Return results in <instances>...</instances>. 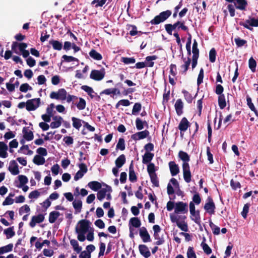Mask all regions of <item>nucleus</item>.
Returning a JSON list of instances; mask_svg holds the SVG:
<instances>
[{
  "instance_id": "nucleus-38",
  "label": "nucleus",
  "mask_w": 258,
  "mask_h": 258,
  "mask_svg": "<svg viewBox=\"0 0 258 258\" xmlns=\"http://www.w3.org/2000/svg\"><path fill=\"white\" fill-rule=\"evenodd\" d=\"M4 233L6 235L7 239L12 238L15 235V232L14 231V226L5 229Z\"/></svg>"
},
{
  "instance_id": "nucleus-47",
  "label": "nucleus",
  "mask_w": 258,
  "mask_h": 258,
  "mask_svg": "<svg viewBox=\"0 0 258 258\" xmlns=\"http://www.w3.org/2000/svg\"><path fill=\"white\" fill-rule=\"evenodd\" d=\"M182 221H179V222H177V226L182 231L187 232L188 230V225L187 223L184 222V220Z\"/></svg>"
},
{
  "instance_id": "nucleus-53",
  "label": "nucleus",
  "mask_w": 258,
  "mask_h": 258,
  "mask_svg": "<svg viewBox=\"0 0 258 258\" xmlns=\"http://www.w3.org/2000/svg\"><path fill=\"white\" fill-rule=\"evenodd\" d=\"M131 102L127 99H121L119 100L115 105V108H118L120 105L123 106H128L130 105Z\"/></svg>"
},
{
  "instance_id": "nucleus-21",
  "label": "nucleus",
  "mask_w": 258,
  "mask_h": 258,
  "mask_svg": "<svg viewBox=\"0 0 258 258\" xmlns=\"http://www.w3.org/2000/svg\"><path fill=\"white\" fill-rule=\"evenodd\" d=\"M234 6L237 9L242 11L245 10L247 2L246 0H236L234 2Z\"/></svg>"
},
{
  "instance_id": "nucleus-10",
  "label": "nucleus",
  "mask_w": 258,
  "mask_h": 258,
  "mask_svg": "<svg viewBox=\"0 0 258 258\" xmlns=\"http://www.w3.org/2000/svg\"><path fill=\"white\" fill-rule=\"evenodd\" d=\"M188 211V206L186 203L178 202L175 204L174 212L175 213H186Z\"/></svg>"
},
{
  "instance_id": "nucleus-25",
  "label": "nucleus",
  "mask_w": 258,
  "mask_h": 258,
  "mask_svg": "<svg viewBox=\"0 0 258 258\" xmlns=\"http://www.w3.org/2000/svg\"><path fill=\"white\" fill-rule=\"evenodd\" d=\"M141 225V222L138 217L131 218L129 221V226L139 228Z\"/></svg>"
},
{
  "instance_id": "nucleus-46",
  "label": "nucleus",
  "mask_w": 258,
  "mask_h": 258,
  "mask_svg": "<svg viewBox=\"0 0 258 258\" xmlns=\"http://www.w3.org/2000/svg\"><path fill=\"white\" fill-rule=\"evenodd\" d=\"M141 109L142 104L139 102L135 103L132 109V114H138V113L141 111Z\"/></svg>"
},
{
  "instance_id": "nucleus-6",
  "label": "nucleus",
  "mask_w": 258,
  "mask_h": 258,
  "mask_svg": "<svg viewBox=\"0 0 258 258\" xmlns=\"http://www.w3.org/2000/svg\"><path fill=\"white\" fill-rule=\"evenodd\" d=\"M40 104L39 98L28 100L26 102V109L29 111L35 110L39 106Z\"/></svg>"
},
{
  "instance_id": "nucleus-27",
  "label": "nucleus",
  "mask_w": 258,
  "mask_h": 258,
  "mask_svg": "<svg viewBox=\"0 0 258 258\" xmlns=\"http://www.w3.org/2000/svg\"><path fill=\"white\" fill-rule=\"evenodd\" d=\"M23 138L27 141H32L34 138L33 133L32 131H28L26 127L23 128Z\"/></svg>"
},
{
  "instance_id": "nucleus-14",
  "label": "nucleus",
  "mask_w": 258,
  "mask_h": 258,
  "mask_svg": "<svg viewBox=\"0 0 258 258\" xmlns=\"http://www.w3.org/2000/svg\"><path fill=\"white\" fill-rule=\"evenodd\" d=\"M190 126V122L188 121L187 118L185 117H183L178 125V129L180 131V134L182 132H185L188 127Z\"/></svg>"
},
{
  "instance_id": "nucleus-7",
  "label": "nucleus",
  "mask_w": 258,
  "mask_h": 258,
  "mask_svg": "<svg viewBox=\"0 0 258 258\" xmlns=\"http://www.w3.org/2000/svg\"><path fill=\"white\" fill-rule=\"evenodd\" d=\"M105 71L104 69L102 68L100 71L93 70L91 71L90 75V78L95 81H101L105 76Z\"/></svg>"
},
{
  "instance_id": "nucleus-30",
  "label": "nucleus",
  "mask_w": 258,
  "mask_h": 258,
  "mask_svg": "<svg viewBox=\"0 0 258 258\" xmlns=\"http://www.w3.org/2000/svg\"><path fill=\"white\" fill-rule=\"evenodd\" d=\"M246 101L247 105L248 107L252 111L254 112L255 115L258 117V111L256 110L254 104L252 102L251 98L248 95L246 96Z\"/></svg>"
},
{
  "instance_id": "nucleus-58",
  "label": "nucleus",
  "mask_w": 258,
  "mask_h": 258,
  "mask_svg": "<svg viewBox=\"0 0 258 258\" xmlns=\"http://www.w3.org/2000/svg\"><path fill=\"white\" fill-rule=\"evenodd\" d=\"M121 61L125 64L134 63L136 62V59L134 57H122L121 58Z\"/></svg>"
},
{
  "instance_id": "nucleus-50",
  "label": "nucleus",
  "mask_w": 258,
  "mask_h": 258,
  "mask_svg": "<svg viewBox=\"0 0 258 258\" xmlns=\"http://www.w3.org/2000/svg\"><path fill=\"white\" fill-rule=\"evenodd\" d=\"M217 52L214 48H212L209 52V60L211 62H214L216 61Z\"/></svg>"
},
{
  "instance_id": "nucleus-59",
  "label": "nucleus",
  "mask_w": 258,
  "mask_h": 258,
  "mask_svg": "<svg viewBox=\"0 0 258 258\" xmlns=\"http://www.w3.org/2000/svg\"><path fill=\"white\" fill-rule=\"evenodd\" d=\"M30 211V208L28 205H24L19 210V213L20 215H22L24 213H29Z\"/></svg>"
},
{
  "instance_id": "nucleus-18",
  "label": "nucleus",
  "mask_w": 258,
  "mask_h": 258,
  "mask_svg": "<svg viewBox=\"0 0 258 258\" xmlns=\"http://www.w3.org/2000/svg\"><path fill=\"white\" fill-rule=\"evenodd\" d=\"M177 114L179 116L183 113V103L181 99H178L174 105Z\"/></svg>"
},
{
  "instance_id": "nucleus-20",
  "label": "nucleus",
  "mask_w": 258,
  "mask_h": 258,
  "mask_svg": "<svg viewBox=\"0 0 258 258\" xmlns=\"http://www.w3.org/2000/svg\"><path fill=\"white\" fill-rule=\"evenodd\" d=\"M129 180L132 182H135L137 180V176L134 169L133 161L129 166Z\"/></svg>"
},
{
  "instance_id": "nucleus-32",
  "label": "nucleus",
  "mask_w": 258,
  "mask_h": 258,
  "mask_svg": "<svg viewBox=\"0 0 258 258\" xmlns=\"http://www.w3.org/2000/svg\"><path fill=\"white\" fill-rule=\"evenodd\" d=\"M198 43L196 39L194 40V42L192 46V57H199L200 54V50L198 47Z\"/></svg>"
},
{
  "instance_id": "nucleus-33",
  "label": "nucleus",
  "mask_w": 258,
  "mask_h": 258,
  "mask_svg": "<svg viewBox=\"0 0 258 258\" xmlns=\"http://www.w3.org/2000/svg\"><path fill=\"white\" fill-rule=\"evenodd\" d=\"M49 44L52 45L53 49L60 50L62 48V44L59 41L52 39L49 41Z\"/></svg>"
},
{
  "instance_id": "nucleus-24",
  "label": "nucleus",
  "mask_w": 258,
  "mask_h": 258,
  "mask_svg": "<svg viewBox=\"0 0 258 258\" xmlns=\"http://www.w3.org/2000/svg\"><path fill=\"white\" fill-rule=\"evenodd\" d=\"M126 159L124 154L120 155L115 161L117 168H121L125 163Z\"/></svg>"
},
{
  "instance_id": "nucleus-1",
  "label": "nucleus",
  "mask_w": 258,
  "mask_h": 258,
  "mask_svg": "<svg viewBox=\"0 0 258 258\" xmlns=\"http://www.w3.org/2000/svg\"><path fill=\"white\" fill-rule=\"evenodd\" d=\"M178 157L183 161L182 170L184 180L186 182L189 183L191 181V177L190 167L188 163L190 160L189 156L186 152L180 151L178 152Z\"/></svg>"
},
{
  "instance_id": "nucleus-44",
  "label": "nucleus",
  "mask_w": 258,
  "mask_h": 258,
  "mask_svg": "<svg viewBox=\"0 0 258 258\" xmlns=\"http://www.w3.org/2000/svg\"><path fill=\"white\" fill-rule=\"evenodd\" d=\"M149 176H150V177L151 179V181L152 183V184H153V185L156 187H159V180H158V178L157 174L155 173V174H151V175H149Z\"/></svg>"
},
{
  "instance_id": "nucleus-8",
  "label": "nucleus",
  "mask_w": 258,
  "mask_h": 258,
  "mask_svg": "<svg viewBox=\"0 0 258 258\" xmlns=\"http://www.w3.org/2000/svg\"><path fill=\"white\" fill-rule=\"evenodd\" d=\"M207 201V202L204 206L205 210L210 215L214 214L216 206L212 198L211 197H209Z\"/></svg>"
},
{
  "instance_id": "nucleus-43",
  "label": "nucleus",
  "mask_w": 258,
  "mask_h": 258,
  "mask_svg": "<svg viewBox=\"0 0 258 258\" xmlns=\"http://www.w3.org/2000/svg\"><path fill=\"white\" fill-rule=\"evenodd\" d=\"M125 148V141L123 138H120L119 139L118 143L116 145V150H120L123 151Z\"/></svg>"
},
{
  "instance_id": "nucleus-63",
  "label": "nucleus",
  "mask_w": 258,
  "mask_h": 258,
  "mask_svg": "<svg viewBox=\"0 0 258 258\" xmlns=\"http://www.w3.org/2000/svg\"><path fill=\"white\" fill-rule=\"evenodd\" d=\"M155 165L153 163H150L147 166V171L149 175L155 174Z\"/></svg>"
},
{
  "instance_id": "nucleus-23",
  "label": "nucleus",
  "mask_w": 258,
  "mask_h": 258,
  "mask_svg": "<svg viewBox=\"0 0 258 258\" xmlns=\"http://www.w3.org/2000/svg\"><path fill=\"white\" fill-rule=\"evenodd\" d=\"M154 154L149 152H146L143 156L142 163L144 164H149L153 159Z\"/></svg>"
},
{
  "instance_id": "nucleus-4",
  "label": "nucleus",
  "mask_w": 258,
  "mask_h": 258,
  "mask_svg": "<svg viewBox=\"0 0 258 258\" xmlns=\"http://www.w3.org/2000/svg\"><path fill=\"white\" fill-rule=\"evenodd\" d=\"M91 223L86 219H82L79 221V227L77 226L75 228L76 232L87 233L89 231Z\"/></svg>"
},
{
  "instance_id": "nucleus-34",
  "label": "nucleus",
  "mask_w": 258,
  "mask_h": 258,
  "mask_svg": "<svg viewBox=\"0 0 258 258\" xmlns=\"http://www.w3.org/2000/svg\"><path fill=\"white\" fill-rule=\"evenodd\" d=\"M33 163L37 165H41L45 163V160L43 157L36 155L33 159Z\"/></svg>"
},
{
  "instance_id": "nucleus-42",
  "label": "nucleus",
  "mask_w": 258,
  "mask_h": 258,
  "mask_svg": "<svg viewBox=\"0 0 258 258\" xmlns=\"http://www.w3.org/2000/svg\"><path fill=\"white\" fill-rule=\"evenodd\" d=\"M248 67L250 69L251 72L253 73L255 72L256 67V62L255 60L252 57H251L248 60Z\"/></svg>"
},
{
  "instance_id": "nucleus-22",
  "label": "nucleus",
  "mask_w": 258,
  "mask_h": 258,
  "mask_svg": "<svg viewBox=\"0 0 258 258\" xmlns=\"http://www.w3.org/2000/svg\"><path fill=\"white\" fill-rule=\"evenodd\" d=\"M8 147L6 143L4 142H0V157L6 158L8 157L7 151Z\"/></svg>"
},
{
  "instance_id": "nucleus-54",
  "label": "nucleus",
  "mask_w": 258,
  "mask_h": 258,
  "mask_svg": "<svg viewBox=\"0 0 258 258\" xmlns=\"http://www.w3.org/2000/svg\"><path fill=\"white\" fill-rule=\"evenodd\" d=\"M58 93L59 99L61 100H64L66 99L67 92L64 89L61 88L59 89L58 91Z\"/></svg>"
},
{
  "instance_id": "nucleus-35",
  "label": "nucleus",
  "mask_w": 258,
  "mask_h": 258,
  "mask_svg": "<svg viewBox=\"0 0 258 258\" xmlns=\"http://www.w3.org/2000/svg\"><path fill=\"white\" fill-rule=\"evenodd\" d=\"M177 27V25H176V23L173 24H167L165 25V29L167 33L170 35L172 34L173 30H175Z\"/></svg>"
},
{
  "instance_id": "nucleus-5",
  "label": "nucleus",
  "mask_w": 258,
  "mask_h": 258,
  "mask_svg": "<svg viewBox=\"0 0 258 258\" xmlns=\"http://www.w3.org/2000/svg\"><path fill=\"white\" fill-rule=\"evenodd\" d=\"M158 56L156 55L148 56L146 58V60L149 61L148 64H146L144 62H138L136 63L134 67L139 69L144 68L146 66L150 68L153 67L154 66V62L152 61V60H156Z\"/></svg>"
},
{
  "instance_id": "nucleus-28",
  "label": "nucleus",
  "mask_w": 258,
  "mask_h": 258,
  "mask_svg": "<svg viewBox=\"0 0 258 258\" xmlns=\"http://www.w3.org/2000/svg\"><path fill=\"white\" fill-rule=\"evenodd\" d=\"M88 186L92 190L94 191H97L101 188V184L97 181H92L88 183Z\"/></svg>"
},
{
  "instance_id": "nucleus-29",
  "label": "nucleus",
  "mask_w": 258,
  "mask_h": 258,
  "mask_svg": "<svg viewBox=\"0 0 258 258\" xmlns=\"http://www.w3.org/2000/svg\"><path fill=\"white\" fill-rule=\"evenodd\" d=\"M60 213L57 211H52L49 213L48 220L50 223H54L60 216Z\"/></svg>"
},
{
  "instance_id": "nucleus-40",
  "label": "nucleus",
  "mask_w": 258,
  "mask_h": 258,
  "mask_svg": "<svg viewBox=\"0 0 258 258\" xmlns=\"http://www.w3.org/2000/svg\"><path fill=\"white\" fill-rule=\"evenodd\" d=\"M218 104L220 109H224L226 106L225 96L224 94L219 95L218 99Z\"/></svg>"
},
{
  "instance_id": "nucleus-13",
  "label": "nucleus",
  "mask_w": 258,
  "mask_h": 258,
  "mask_svg": "<svg viewBox=\"0 0 258 258\" xmlns=\"http://www.w3.org/2000/svg\"><path fill=\"white\" fill-rule=\"evenodd\" d=\"M44 220V216L42 214H39L37 216H33L30 222L29 225L31 227L33 228L37 223H40Z\"/></svg>"
},
{
  "instance_id": "nucleus-60",
  "label": "nucleus",
  "mask_w": 258,
  "mask_h": 258,
  "mask_svg": "<svg viewBox=\"0 0 258 258\" xmlns=\"http://www.w3.org/2000/svg\"><path fill=\"white\" fill-rule=\"evenodd\" d=\"M187 258H197L196 254L192 247L189 246L187 251Z\"/></svg>"
},
{
  "instance_id": "nucleus-2",
  "label": "nucleus",
  "mask_w": 258,
  "mask_h": 258,
  "mask_svg": "<svg viewBox=\"0 0 258 258\" xmlns=\"http://www.w3.org/2000/svg\"><path fill=\"white\" fill-rule=\"evenodd\" d=\"M172 14L170 10H166L161 12L158 15L156 16L153 19L150 21L152 25H158L165 21Z\"/></svg>"
},
{
  "instance_id": "nucleus-64",
  "label": "nucleus",
  "mask_w": 258,
  "mask_h": 258,
  "mask_svg": "<svg viewBox=\"0 0 258 258\" xmlns=\"http://www.w3.org/2000/svg\"><path fill=\"white\" fill-rule=\"evenodd\" d=\"M106 191L105 189H101L99 191H98L97 194V199L101 201H102L106 196Z\"/></svg>"
},
{
  "instance_id": "nucleus-37",
  "label": "nucleus",
  "mask_w": 258,
  "mask_h": 258,
  "mask_svg": "<svg viewBox=\"0 0 258 258\" xmlns=\"http://www.w3.org/2000/svg\"><path fill=\"white\" fill-rule=\"evenodd\" d=\"M90 56L93 59L100 60L102 59L101 54L97 52L95 49H91L89 52Z\"/></svg>"
},
{
  "instance_id": "nucleus-9",
  "label": "nucleus",
  "mask_w": 258,
  "mask_h": 258,
  "mask_svg": "<svg viewBox=\"0 0 258 258\" xmlns=\"http://www.w3.org/2000/svg\"><path fill=\"white\" fill-rule=\"evenodd\" d=\"M80 170L76 173L74 176V180L77 181L82 178L84 175L88 171V168L85 163H82L78 165Z\"/></svg>"
},
{
  "instance_id": "nucleus-55",
  "label": "nucleus",
  "mask_w": 258,
  "mask_h": 258,
  "mask_svg": "<svg viewBox=\"0 0 258 258\" xmlns=\"http://www.w3.org/2000/svg\"><path fill=\"white\" fill-rule=\"evenodd\" d=\"M86 105V101L82 98H79V102L76 104L77 107L79 110H83Z\"/></svg>"
},
{
  "instance_id": "nucleus-45",
  "label": "nucleus",
  "mask_w": 258,
  "mask_h": 258,
  "mask_svg": "<svg viewBox=\"0 0 258 258\" xmlns=\"http://www.w3.org/2000/svg\"><path fill=\"white\" fill-rule=\"evenodd\" d=\"M72 120L73 121V126L76 129L79 130L82 126L81 120L75 117H73Z\"/></svg>"
},
{
  "instance_id": "nucleus-12",
  "label": "nucleus",
  "mask_w": 258,
  "mask_h": 258,
  "mask_svg": "<svg viewBox=\"0 0 258 258\" xmlns=\"http://www.w3.org/2000/svg\"><path fill=\"white\" fill-rule=\"evenodd\" d=\"M149 131L145 130L132 135L131 136V139L135 141L144 139L147 138L149 135Z\"/></svg>"
},
{
  "instance_id": "nucleus-41",
  "label": "nucleus",
  "mask_w": 258,
  "mask_h": 258,
  "mask_svg": "<svg viewBox=\"0 0 258 258\" xmlns=\"http://www.w3.org/2000/svg\"><path fill=\"white\" fill-rule=\"evenodd\" d=\"M170 218L172 223L175 222L177 224V222H179L180 220H184L186 217L185 216H179L177 217L173 214H170Z\"/></svg>"
},
{
  "instance_id": "nucleus-51",
  "label": "nucleus",
  "mask_w": 258,
  "mask_h": 258,
  "mask_svg": "<svg viewBox=\"0 0 258 258\" xmlns=\"http://www.w3.org/2000/svg\"><path fill=\"white\" fill-rule=\"evenodd\" d=\"M209 225L212 229L213 233L214 235H218L220 234V228L215 225L211 221H210Z\"/></svg>"
},
{
  "instance_id": "nucleus-61",
  "label": "nucleus",
  "mask_w": 258,
  "mask_h": 258,
  "mask_svg": "<svg viewBox=\"0 0 258 258\" xmlns=\"http://www.w3.org/2000/svg\"><path fill=\"white\" fill-rule=\"evenodd\" d=\"M204 75V71L203 68H201L200 70V72L198 75V79H197V84L199 86L203 83V78Z\"/></svg>"
},
{
  "instance_id": "nucleus-49",
  "label": "nucleus",
  "mask_w": 258,
  "mask_h": 258,
  "mask_svg": "<svg viewBox=\"0 0 258 258\" xmlns=\"http://www.w3.org/2000/svg\"><path fill=\"white\" fill-rule=\"evenodd\" d=\"M81 89L87 92L91 98H93L94 97V96L92 95V94L94 93V91L91 87L87 85H83L81 87Z\"/></svg>"
},
{
  "instance_id": "nucleus-17",
  "label": "nucleus",
  "mask_w": 258,
  "mask_h": 258,
  "mask_svg": "<svg viewBox=\"0 0 258 258\" xmlns=\"http://www.w3.org/2000/svg\"><path fill=\"white\" fill-rule=\"evenodd\" d=\"M169 167L172 176H175L179 172V168L177 164L174 161L169 162Z\"/></svg>"
},
{
  "instance_id": "nucleus-52",
  "label": "nucleus",
  "mask_w": 258,
  "mask_h": 258,
  "mask_svg": "<svg viewBox=\"0 0 258 258\" xmlns=\"http://www.w3.org/2000/svg\"><path fill=\"white\" fill-rule=\"evenodd\" d=\"M182 93L184 95V97L185 99L188 103H191L193 100V97L190 93H189L188 91L185 90H183L182 91Z\"/></svg>"
},
{
  "instance_id": "nucleus-15",
  "label": "nucleus",
  "mask_w": 258,
  "mask_h": 258,
  "mask_svg": "<svg viewBox=\"0 0 258 258\" xmlns=\"http://www.w3.org/2000/svg\"><path fill=\"white\" fill-rule=\"evenodd\" d=\"M8 170L14 175H17L19 173L18 165L15 160H12L10 162V165Z\"/></svg>"
},
{
  "instance_id": "nucleus-19",
  "label": "nucleus",
  "mask_w": 258,
  "mask_h": 258,
  "mask_svg": "<svg viewBox=\"0 0 258 258\" xmlns=\"http://www.w3.org/2000/svg\"><path fill=\"white\" fill-rule=\"evenodd\" d=\"M182 59L184 61V64H182L180 66V68L183 69V70L181 71V74H185L188 70L189 67L190 66V64L191 63V58L189 57H188L187 59H186L185 57H184L183 56L182 57Z\"/></svg>"
},
{
  "instance_id": "nucleus-11",
  "label": "nucleus",
  "mask_w": 258,
  "mask_h": 258,
  "mask_svg": "<svg viewBox=\"0 0 258 258\" xmlns=\"http://www.w3.org/2000/svg\"><path fill=\"white\" fill-rule=\"evenodd\" d=\"M139 234L144 242L151 241L150 235L145 227H142L140 228Z\"/></svg>"
},
{
  "instance_id": "nucleus-62",
  "label": "nucleus",
  "mask_w": 258,
  "mask_h": 258,
  "mask_svg": "<svg viewBox=\"0 0 258 258\" xmlns=\"http://www.w3.org/2000/svg\"><path fill=\"white\" fill-rule=\"evenodd\" d=\"M32 90V88L28 84H22L20 87V91L22 92H26L28 90Z\"/></svg>"
},
{
  "instance_id": "nucleus-36",
  "label": "nucleus",
  "mask_w": 258,
  "mask_h": 258,
  "mask_svg": "<svg viewBox=\"0 0 258 258\" xmlns=\"http://www.w3.org/2000/svg\"><path fill=\"white\" fill-rule=\"evenodd\" d=\"M73 206L76 213H80L82 207V202L80 200H75L73 202Z\"/></svg>"
},
{
  "instance_id": "nucleus-56",
  "label": "nucleus",
  "mask_w": 258,
  "mask_h": 258,
  "mask_svg": "<svg viewBox=\"0 0 258 258\" xmlns=\"http://www.w3.org/2000/svg\"><path fill=\"white\" fill-rule=\"evenodd\" d=\"M153 235L155 239L157 240V241L155 242V244L160 245L164 243L165 240L164 238L163 237H160L159 233H154Z\"/></svg>"
},
{
  "instance_id": "nucleus-3",
  "label": "nucleus",
  "mask_w": 258,
  "mask_h": 258,
  "mask_svg": "<svg viewBox=\"0 0 258 258\" xmlns=\"http://www.w3.org/2000/svg\"><path fill=\"white\" fill-rule=\"evenodd\" d=\"M239 24L249 30L252 31V27H258V18L256 19L254 17L249 16L248 19L244 22H239Z\"/></svg>"
},
{
  "instance_id": "nucleus-16",
  "label": "nucleus",
  "mask_w": 258,
  "mask_h": 258,
  "mask_svg": "<svg viewBox=\"0 0 258 258\" xmlns=\"http://www.w3.org/2000/svg\"><path fill=\"white\" fill-rule=\"evenodd\" d=\"M140 253L145 258H148L151 256V252L147 245L140 244L139 245Z\"/></svg>"
},
{
  "instance_id": "nucleus-26",
  "label": "nucleus",
  "mask_w": 258,
  "mask_h": 258,
  "mask_svg": "<svg viewBox=\"0 0 258 258\" xmlns=\"http://www.w3.org/2000/svg\"><path fill=\"white\" fill-rule=\"evenodd\" d=\"M191 216L190 218L191 219L194 221L197 224L200 225L201 220V217L200 214V211L197 210L195 212V213H190Z\"/></svg>"
},
{
  "instance_id": "nucleus-31",
  "label": "nucleus",
  "mask_w": 258,
  "mask_h": 258,
  "mask_svg": "<svg viewBox=\"0 0 258 258\" xmlns=\"http://www.w3.org/2000/svg\"><path fill=\"white\" fill-rule=\"evenodd\" d=\"M70 244L72 246L73 249L77 253H79L81 252L82 248L79 246V243L76 239H73L70 240Z\"/></svg>"
},
{
  "instance_id": "nucleus-48",
  "label": "nucleus",
  "mask_w": 258,
  "mask_h": 258,
  "mask_svg": "<svg viewBox=\"0 0 258 258\" xmlns=\"http://www.w3.org/2000/svg\"><path fill=\"white\" fill-rule=\"evenodd\" d=\"M18 178L20 181V185L18 186V187L20 188L22 187L24 185L26 184L28 181V178L24 175H20L18 176Z\"/></svg>"
},
{
  "instance_id": "nucleus-57",
  "label": "nucleus",
  "mask_w": 258,
  "mask_h": 258,
  "mask_svg": "<svg viewBox=\"0 0 258 258\" xmlns=\"http://www.w3.org/2000/svg\"><path fill=\"white\" fill-rule=\"evenodd\" d=\"M234 41L237 47H242L247 43L245 40L241 39L239 37H237L234 39Z\"/></svg>"
},
{
  "instance_id": "nucleus-39",
  "label": "nucleus",
  "mask_w": 258,
  "mask_h": 258,
  "mask_svg": "<svg viewBox=\"0 0 258 258\" xmlns=\"http://www.w3.org/2000/svg\"><path fill=\"white\" fill-rule=\"evenodd\" d=\"M13 244L10 243L6 246L0 247V254H3L5 253L10 252L12 251Z\"/></svg>"
}]
</instances>
